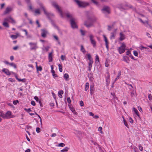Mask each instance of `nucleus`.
I'll return each mask as SVG.
<instances>
[{"label":"nucleus","instance_id":"5fc2aeb1","mask_svg":"<svg viewBox=\"0 0 152 152\" xmlns=\"http://www.w3.org/2000/svg\"><path fill=\"white\" fill-rule=\"evenodd\" d=\"M19 101L17 100H14L13 101V104H14V105H16L17 104V103H19Z\"/></svg>","mask_w":152,"mask_h":152},{"label":"nucleus","instance_id":"a19ab883","mask_svg":"<svg viewBox=\"0 0 152 152\" xmlns=\"http://www.w3.org/2000/svg\"><path fill=\"white\" fill-rule=\"evenodd\" d=\"M11 38H12V39H16L18 37L16 35H11L10 36Z\"/></svg>","mask_w":152,"mask_h":152},{"label":"nucleus","instance_id":"e433bc0d","mask_svg":"<svg viewBox=\"0 0 152 152\" xmlns=\"http://www.w3.org/2000/svg\"><path fill=\"white\" fill-rule=\"evenodd\" d=\"M139 20L140 22H141V23H142L143 24H145V23H146L147 24H148V22L147 21H146L145 22H144L140 18H139Z\"/></svg>","mask_w":152,"mask_h":152},{"label":"nucleus","instance_id":"3c124183","mask_svg":"<svg viewBox=\"0 0 152 152\" xmlns=\"http://www.w3.org/2000/svg\"><path fill=\"white\" fill-rule=\"evenodd\" d=\"M36 132L38 133L40 132V129L39 127H37L36 129Z\"/></svg>","mask_w":152,"mask_h":152},{"label":"nucleus","instance_id":"6ab92c4d","mask_svg":"<svg viewBox=\"0 0 152 152\" xmlns=\"http://www.w3.org/2000/svg\"><path fill=\"white\" fill-rule=\"evenodd\" d=\"M97 6H99V3L96 1L95 0H91ZM102 2H104L105 1V0H100Z\"/></svg>","mask_w":152,"mask_h":152},{"label":"nucleus","instance_id":"7ed1b4c3","mask_svg":"<svg viewBox=\"0 0 152 152\" xmlns=\"http://www.w3.org/2000/svg\"><path fill=\"white\" fill-rule=\"evenodd\" d=\"M39 5L40 7L43 10L44 14L46 15V16L49 19H50V18H51L54 16V15L53 14L48 12L46 11L42 3H39Z\"/></svg>","mask_w":152,"mask_h":152},{"label":"nucleus","instance_id":"dca6fc26","mask_svg":"<svg viewBox=\"0 0 152 152\" xmlns=\"http://www.w3.org/2000/svg\"><path fill=\"white\" fill-rule=\"evenodd\" d=\"M123 60L127 63H129L130 61L129 58L128 57L126 56H123Z\"/></svg>","mask_w":152,"mask_h":152},{"label":"nucleus","instance_id":"423d86ee","mask_svg":"<svg viewBox=\"0 0 152 152\" xmlns=\"http://www.w3.org/2000/svg\"><path fill=\"white\" fill-rule=\"evenodd\" d=\"M30 46V49L31 50H36L38 48L37 42H30L29 43Z\"/></svg>","mask_w":152,"mask_h":152},{"label":"nucleus","instance_id":"b1692460","mask_svg":"<svg viewBox=\"0 0 152 152\" xmlns=\"http://www.w3.org/2000/svg\"><path fill=\"white\" fill-rule=\"evenodd\" d=\"M89 88V83H86L85 85V90L86 91H87L88 89Z\"/></svg>","mask_w":152,"mask_h":152},{"label":"nucleus","instance_id":"13d9d810","mask_svg":"<svg viewBox=\"0 0 152 152\" xmlns=\"http://www.w3.org/2000/svg\"><path fill=\"white\" fill-rule=\"evenodd\" d=\"M126 54L127 55L129 56V55H131V52L129 50H128L126 52Z\"/></svg>","mask_w":152,"mask_h":152},{"label":"nucleus","instance_id":"39448f33","mask_svg":"<svg viewBox=\"0 0 152 152\" xmlns=\"http://www.w3.org/2000/svg\"><path fill=\"white\" fill-rule=\"evenodd\" d=\"M52 5L58 10L59 13L60 14L61 17L62 18L64 17V15L63 13L56 3L55 2H52Z\"/></svg>","mask_w":152,"mask_h":152},{"label":"nucleus","instance_id":"cd10ccee","mask_svg":"<svg viewBox=\"0 0 152 152\" xmlns=\"http://www.w3.org/2000/svg\"><path fill=\"white\" fill-rule=\"evenodd\" d=\"M69 77V75L67 73H65L64 75V79L66 80H68L67 79Z\"/></svg>","mask_w":152,"mask_h":152},{"label":"nucleus","instance_id":"c85d7f7f","mask_svg":"<svg viewBox=\"0 0 152 152\" xmlns=\"http://www.w3.org/2000/svg\"><path fill=\"white\" fill-rule=\"evenodd\" d=\"M69 149V148L68 147H66L64 148V149L61 150V152H67L68 151Z\"/></svg>","mask_w":152,"mask_h":152},{"label":"nucleus","instance_id":"72a5a7b5","mask_svg":"<svg viewBox=\"0 0 152 152\" xmlns=\"http://www.w3.org/2000/svg\"><path fill=\"white\" fill-rule=\"evenodd\" d=\"M34 12L36 14H39L40 13V10L38 9H35Z\"/></svg>","mask_w":152,"mask_h":152},{"label":"nucleus","instance_id":"f257e3e1","mask_svg":"<svg viewBox=\"0 0 152 152\" xmlns=\"http://www.w3.org/2000/svg\"><path fill=\"white\" fill-rule=\"evenodd\" d=\"M7 22L11 23L14 24L16 23V21L10 16L7 17L4 19V21L2 23L3 25L6 27H9V24Z\"/></svg>","mask_w":152,"mask_h":152},{"label":"nucleus","instance_id":"a211bd4d","mask_svg":"<svg viewBox=\"0 0 152 152\" xmlns=\"http://www.w3.org/2000/svg\"><path fill=\"white\" fill-rule=\"evenodd\" d=\"M107 75L106 78V81L107 83H109L110 81V76L109 72L107 73Z\"/></svg>","mask_w":152,"mask_h":152},{"label":"nucleus","instance_id":"f704fd0d","mask_svg":"<svg viewBox=\"0 0 152 152\" xmlns=\"http://www.w3.org/2000/svg\"><path fill=\"white\" fill-rule=\"evenodd\" d=\"M52 25H53V26L55 28H56V29H57L59 31H60V29H59V28H58V27L54 23H52Z\"/></svg>","mask_w":152,"mask_h":152},{"label":"nucleus","instance_id":"2eb2a0df","mask_svg":"<svg viewBox=\"0 0 152 152\" xmlns=\"http://www.w3.org/2000/svg\"><path fill=\"white\" fill-rule=\"evenodd\" d=\"M2 71L4 72L6 74L8 75H10L11 73L8 69L5 68H4L2 69Z\"/></svg>","mask_w":152,"mask_h":152},{"label":"nucleus","instance_id":"a878e982","mask_svg":"<svg viewBox=\"0 0 152 152\" xmlns=\"http://www.w3.org/2000/svg\"><path fill=\"white\" fill-rule=\"evenodd\" d=\"M36 67L37 71V72H38V71H41L42 70V67L41 66H37V63H36Z\"/></svg>","mask_w":152,"mask_h":152},{"label":"nucleus","instance_id":"7c9ffc66","mask_svg":"<svg viewBox=\"0 0 152 152\" xmlns=\"http://www.w3.org/2000/svg\"><path fill=\"white\" fill-rule=\"evenodd\" d=\"M70 109L74 114L77 115V113L75 111V109L74 108H70Z\"/></svg>","mask_w":152,"mask_h":152},{"label":"nucleus","instance_id":"393cba45","mask_svg":"<svg viewBox=\"0 0 152 152\" xmlns=\"http://www.w3.org/2000/svg\"><path fill=\"white\" fill-rule=\"evenodd\" d=\"M0 117H1L4 119H5V115L3 112H0Z\"/></svg>","mask_w":152,"mask_h":152},{"label":"nucleus","instance_id":"de8ad7c7","mask_svg":"<svg viewBox=\"0 0 152 152\" xmlns=\"http://www.w3.org/2000/svg\"><path fill=\"white\" fill-rule=\"evenodd\" d=\"M105 66L106 67H108L109 66V64L108 62L107 61H106L105 63Z\"/></svg>","mask_w":152,"mask_h":152},{"label":"nucleus","instance_id":"20e7f679","mask_svg":"<svg viewBox=\"0 0 152 152\" xmlns=\"http://www.w3.org/2000/svg\"><path fill=\"white\" fill-rule=\"evenodd\" d=\"M74 1L80 7H84L89 5V4L88 2L80 1L78 0H74Z\"/></svg>","mask_w":152,"mask_h":152},{"label":"nucleus","instance_id":"bf43d9fd","mask_svg":"<svg viewBox=\"0 0 152 152\" xmlns=\"http://www.w3.org/2000/svg\"><path fill=\"white\" fill-rule=\"evenodd\" d=\"M65 56H63V55H62L61 56V59L63 61L65 59Z\"/></svg>","mask_w":152,"mask_h":152},{"label":"nucleus","instance_id":"4be33fe9","mask_svg":"<svg viewBox=\"0 0 152 152\" xmlns=\"http://www.w3.org/2000/svg\"><path fill=\"white\" fill-rule=\"evenodd\" d=\"M81 48H80V51L83 53L85 54L86 53V51L84 48L83 46L81 45L80 46Z\"/></svg>","mask_w":152,"mask_h":152},{"label":"nucleus","instance_id":"49530a36","mask_svg":"<svg viewBox=\"0 0 152 152\" xmlns=\"http://www.w3.org/2000/svg\"><path fill=\"white\" fill-rule=\"evenodd\" d=\"M34 99L36 100V101L38 102H39L40 103L41 102L40 101H39V98L37 96H35L34 97Z\"/></svg>","mask_w":152,"mask_h":152},{"label":"nucleus","instance_id":"6e6d98bb","mask_svg":"<svg viewBox=\"0 0 152 152\" xmlns=\"http://www.w3.org/2000/svg\"><path fill=\"white\" fill-rule=\"evenodd\" d=\"M67 101L69 104L71 103V101L70 97H68L67 98Z\"/></svg>","mask_w":152,"mask_h":152},{"label":"nucleus","instance_id":"4d7b16f0","mask_svg":"<svg viewBox=\"0 0 152 152\" xmlns=\"http://www.w3.org/2000/svg\"><path fill=\"white\" fill-rule=\"evenodd\" d=\"M80 31L81 32V34L82 35H84L85 34V31L82 30H80Z\"/></svg>","mask_w":152,"mask_h":152},{"label":"nucleus","instance_id":"c756f323","mask_svg":"<svg viewBox=\"0 0 152 152\" xmlns=\"http://www.w3.org/2000/svg\"><path fill=\"white\" fill-rule=\"evenodd\" d=\"M51 72L52 74V75L54 78L57 77V75L55 74V71L54 70H52V71Z\"/></svg>","mask_w":152,"mask_h":152},{"label":"nucleus","instance_id":"680f3d73","mask_svg":"<svg viewBox=\"0 0 152 152\" xmlns=\"http://www.w3.org/2000/svg\"><path fill=\"white\" fill-rule=\"evenodd\" d=\"M63 93L64 92L62 90L58 92V94L62 95L63 94Z\"/></svg>","mask_w":152,"mask_h":152},{"label":"nucleus","instance_id":"338daca9","mask_svg":"<svg viewBox=\"0 0 152 152\" xmlns=\"http://www.w3.org/2000/svg\"><path fill=\"white\" fill-rule=\"evenodd\" d=\"M146 35L148 38H151V35L149 33L147 32L146 33Z\"/></svg>","mask_w":152,"mask_h":152},{"label":"nucleus","instance_id":"473e14b6","mask_svg":"<svg viewBox=\"0 0 152 152\" xmlns=\"http://www.w3.org/2000/svg\"><path fill=\"white\" fill-rule=\"evenodd\" d=\"M102 128L101 126H100L98 128V131L101 134H103L104 133L102 131Z\"/></svg>","mask_w":152,"mask_h":152},{"label":"nucleus","instance_id":"1a4fd4ad","mask_svg":"<svg viewBox=\"0 0 152 152\" xmlns=\"http://www.w3.org/2000/svg\"><path fill=\"white\" fill-rule=\"evenodd\" d=\"M103 13L104 14H109L110 13L109 8L107 6L104 7L102 10Z\"/></svg>","mask_w":152,"mask_h":152},{"label":"nucleus","instance_id":"4c0bfd02","mask_svg":"<svg viewBox=\"0 0 152 152\" xmlns=\"http://www.w3.org/2000/svg\"><path fill=\"white\" fill-rule=\"evenodd\" d=\"M103 36L104 38V41L105 42V43H109L107 40V39L106 36L104 35H103Z\"/></svg>","mask_w":152,"mask_h":152},{"label":"nucleus","instance_id":"0eeeda50","mask_svg":"<svg viewBox=\"0 0 152 152\" xmlns=\"http://www.w3.org/2000/svg\"><path fill=\"white\" fill-rule=\"evenodd\" d=\"M126 47V46L124 44H122L121 46L118 48V49L120 54H121L125 51Z\"/></svg>","mask_w":152,"mask_h":152},{"label":"nucleus","instance_id":"9d476101","mask_svg":"<svg viewBox=\"0 0 152 152\" xmlns=\"http://www.w3.org/2000/svg\"><path fill=\"white\" fill-rule=\"evenodd\" d=\"M132 112H134V113H133L134 115V114H135L136 115H135V116H137L140 119V115L139 114V113L138 111L135 108L133 107L132 108Z\"/></svg>","mask_w":152,"mask_h":152},{"label":"nucleus","instance_id":"ddd939ff","mask_svg":"<svg viewBox=\"0 0 152 152\" xmlns=\"http://www.w3.org/2000/svg\"><path fill=\"white\" fill-rule=\"evenodd\" d=\"M48 33V31L45 30H42L41 36H42L45 38L46 37V35Z\"/></svg>","mask_w":152,"mask_h":152},{"label":"nucleus","instance_id":"9b49d317","mask_svg":"<svg viewBox=\"0 0 152 152\" xmlns=\"http://www.w3.org/2000/svg\"><path fill=\"white\" fill-rule=\"evenodd\" d=\"M12 10V8L10 7H7L6 8L4 12V14L5 15L8 13Z\"/></svg>","mask_w":152,"mask_h":152},{"label":"nucleus","instance_id":"052dcab7","mask_svg":"<svg viewBox=\"0 0 152 152\" xmlns=\"http://www.w3.org/2000/svg\"><path fill=\"white\" fill-rule=\"evenodd\" d=\"M135 92L134 91H133L131 92V95L132 97H133L134 95Z\"/></svg>","mask_w":152,"mask_h":152},{"label":"nucleus","instance_id":"864d4df0","mask_svg":"<svg viewBox=\"0 0 152 152\" xmlns=\"http://www.w3.org/2000/svg\"><path fill=\"white\" fill-rule=\"evenodd\" d=\"M148 98L150 100H152V96L151 94H149L148 95Z\"/></svg>","mask_w":152,"mask_h":152},{"label":"nucleus","instance_id":"5701e85b","mask_svg":"<svg viewBox=\"0 0 152 152\" xmlns=\"http://www.w3.org/2000/svg\"><path fill=\"white\" fill-rule=\"evenodd\" d=\"M86 55L87 56L88 58V60H89V61H93V59L92 58V57L91 56V55L90 54L88 53V54H86Z\"/></svg>","mask_w":152,"mask_h":152},{"label":"nucleus","instance_id":"aec40b11","mask_svg":"<svg viewBox=\"0 0 152 152\" xmlns=\"http://www.w3.org/2000/svg\"><path fill=\"white\" fill-rule=\"evenodd\" d=\"M84 25L88 28H89L93 25V23H91L88 24L87 22H85Z\"/></svg>","mask_w":152,"mask_h":152},{"label":"nucleus","instance_id":"c9c22d12","mask_svg":"<svg viewBox=\"0 0 152 152\" xmlns=\"http://www.w3.org/2000/svg\"><path fill=\"white\" fill-rule=\"evenodd\" d=\"M16 78L19 82H24L25 81L26 79H20L18 78L17 77H16Z\"/></svg>","mask_w":152,"mask_h":152},{"label":"nucleus","instance_id":"f03ea898","mask_svg":"<svg viewBox=\"0 0 152 152\" xmlns=\"http://www.w3.org/2000/svg\"><path fill=\"white\" fill-rule=\"evenodd\" d=\"M65 14L68 18H70V23L72 27L73 28H77V26L75 22V19L73 18L72 15L70 14L68 12Z\"/></svg>","mask_w":152,"mask_h":152},{"label":"nucleus","instance_id":"09e8293b","mask_svg":"<svg viewBox=\"0 0 152 152\" xmlns=\"http://www.w3.org/2000/svg\"><path fill=\"white\" fill-rule=\"evenodd\" d=\"M35 114L37 115L39 117V118L40 120V124H42V118H41V117L37 113H35Z\"/></svg>","mask_w":152,"mask_h":152},{"label":"nucleus","instance_id":"bb28decb","mask_svg":"<svg viewBox=\"0 0 152 152\" xmlns=\"http://www.w3.org/2000/svg\"><path fill=\"white\" fill-rule=\"evenodd\" d=\"M121 75V72L119 71L118 72L117 77L115 80V81H114L115 82L117 80L119 79V77Z\"/></svg>","mask_w":152,"mask_h":152},{"label":"nucleus","instance_id":"58836bf2","mask_svg":"<svg viewBox=\"0 0 152 152\" xmlns=\"http://www.w3.org/2000/svg\"><path fill=\"white\" fill-rule=\"evenodd\" d=\"M111 35L110 37V39H113L115 38V35L113 33H111Z\"/></svg>","mask_w":152,"mask_h":152},{"label":"nucleus","instance_id":"f8f14e48","mask_svg":"<svg viewBox=\"0 0 152 152\" xmlns=\"http://www.w3.org/2000/svg\"><path fill=\"white\" fill-rule=\"evenodd\" d=\"M5 115V119H9L11 118V116L12 115V113L10 111H7L6 114Z\"/></svg>","mask_w":152,"mask_h":152},{"label":"nucleus","instance_id":"e2e57ef3","mask_svg":"<svg viewBox=\"0 0 152 152\" xmlns=\"http://www.w3.org/2000/svg\"><path fill=\"white\" fill-rule=\"evenodd\" d=\"M80 105L81 107H82L84 105V103L83 101H81L80 102Z\"/></svg>","mask_w":152,"mask_h":152},{"label":"nucleus","instance_id":"603ef678","mask_svg":"<svg viewBox=\"0 0 152 152\" xmlns=\"http://www.w3.org/2000/svg\"><path fill=\"white\" fill-rule=\"evenodd\" d=\"M138 147L140 150L141 151H142L143 150V147L141 146L140 144H139Z\"/></svg>","mask_w":152,"mask_h":152},{"label":"nucleus","instance_id":"69168bd1","mask_svg":"<svg viewBox=\"0 0 152 152\" xmlns=\"http://www.w3.org/2000/svg\"><path fill=\"white\" fill-rule=\"evenodd\" d=\"M36 22L37 24L38 25V27H40V25L39 23V21L38 20H37Z\"/></svg>","mask_w":152,"mask_h":152},{"label":"nucleus","instance_id":"774afa93","mask_svg":"<svg viewBox=\"0 0 152 152\" xmlns=\"http://www.w3.org/2000/svg\"><path fill=\"white\" fill-rule=\"evenodd\" d=\"M56 134L55 133H53L51 135V137H56Z\"/></svg>","mask_w":152,"mask_h":152},{"label":"nucleus","instance_id":"6e6552de","mask_svg":"<svg viewBox=\"0 0 152 152\" xmlns=\"http://www.w3.org/2000/svg\"><path fill=\"white\" fill-rule=\"evenodd\" d=\"M90 40L91 44L93 45L94 47H95L96 45V42L94 39V36L91 34H89Z\"/></svg>","mask_w":152,"mask_h":152},{"label":"nucleus","instance_id":"412c9836","mask_svg":"<svg viewBox=\"0 0 152 152\" xmlns=\"http://www.w3.org/2000/svg\"><path fill=\"white\" fill-rule=\"evenodd\" d=\"M94 88L93 86H90V93L91 95H92L94 93Z\"/></svg>","mask_w":152,"mask_h":152},{"label":"nucleus","instance_id":"79ce46f5","mask_svg":"<svg viewBox=\"0 0 152 152\" xmlns=\"http://www.w3.org/2000/svg\"><path fill=\"white\" fill-rule=\"evenodd\" d=\"M9 65L15 68H16V65L13 63H10Z\"/></svg>","mask_w":152,"mask_h":152},{"label":"nucleus","instance_id":"0e129e2a","mask_svg":"<svg viewBox=\"0 0 152 152\" xmlns=\"http://www.w3.org/2000/svg\"><path fill=\"white\" fill-rule=\"evenodd\" d=\"M31 104L33 106H35V102L34 101H32L31 102Z\"/></svg>","mask_w":152,"mask_h":152},{"label":"nucleus","instance_id":"a18cd8bd","mask_svg":"<svg viewBox=\"0 0 152 152\" xmlns=\"http://www.w3.org/2000/svg\"><path fill=\"white\" fill-rule=\"evenodd\" d=\"M133 54L134 56H138V53L137 51L134 50L133 51Z\"/></svg>","mask_w":152,"mask_h":152},{"label":"nucleus","instance_id":"c03bdc74","mask_svg":"<svg viewBox=\"0 0 152 152\" xmlns=\"http://www.w3.org/2000/svg\"><path fill=\"white\" fill-rule=\"evenodd\" d=\"M65 144L63 143H61L58 144V146L59 147H63L65 146Z\"/></svg>","mask_w":152,"mask_h":152},{"label":"nucleus","instance_id":"2f4dec72","mask_svg":"<svg viewBox=\"0 0 152 152\" xmlns=\"http://www.w3.org/2000/svg\"><path fill=\"white\" fill-rule=\"evenodd\" d=\"M53 37L57 41L58 44H60V42L59 41L58 37L56 35H53Z\"/></svg>","mask_w":152,"mask_h":152},{"label":"nucleus","instance_id":"8fccbe9b","mask_svg":"<svg viewBox=\"0 0 152 152\" xmlns=\"http://www.w3.org/2000/svg\"><path fill=\"white\" fill-rule=\"evenodd\" d=\"M139 48L141 50H143V49L144 48H148H148H146V47H144L142 45H141L140 46V47H139Z\"/></svg>","mask_w":152,"mask_h":152},{"label":"nucleus","instance_id":"4468645a","mask_svg":"<svg viewBox=\"0 0 152 152\" xmlns=\"http://www.w3.org/2000/svg\"><path fill=\"white\" fill-rule=\"evenodd\" d=\"M125 38V36L124 34L122 32H121L120 33V38L119 39L121 41H122Z\"/></svg>","mask_w":152,"mask_h":152},{"label":"nucleus","instance_id":"f3484780","mask_svg":"<svg viewBox=\"0 0 152 152\" xmlns=\"http://www.w3.org/2000/svg\"><path fill=\"white\" fill-rule=\"evenodd\" d=\"M53 52H51L49 53L48 55V59L49 62H52L53 61Z\"/></svg>","mask_w":152,"mask_h":152},{"label":"nucleus","instance_id":"ea45409f","mask_svg":"<svg viewBox=\"0 0 152 152\" xmlns=\"http://www.w3.org/2000/svg\"><path fill=\"white\" fill-rule=\"evenodd\" d=\"M58 68L59 71L60 72H61L62 71V66L60 64H59L58 65Z\"/></svg>","mask_w":152,"mask_h":152},{"label":"nucleus","instance_id":"37998d69","mask_svg":"<svg viewBox=\"0 0 152 152\" xmlns=\"http://www.w3.org/2000/svg\"><path fill=\"white\" fill-rule=\"evenodd\" d=\"M99 58L97 55H96V56L95 62H99Z\"/></svg>","mask_w":152,"mask_h":152}]
</instances>
